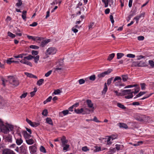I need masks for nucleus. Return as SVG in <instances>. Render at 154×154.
Wrapping results in <instances>:
<instances>
[{
	"label": "nucleus",
	"mask_w": 154,
	"mask_h": 154,
	"mask_svg": "<svg viewBox=\"0 0 154 154\" xmlns=\"http://www.w3.org/2000/svg\"><path fill=\"white\" fill-rule=\"evenodd\" d=\"M14 128V126L7 123L5 124L0 119V132L5 134L3 135V140L6 143H11L12 142V136L10 134H7L9 133L10 130L12 131Z\"/></svg>",
	"instance_id": "f257e3e1"
},
{
	"label": "nucleus",
	"mask_w": 154,
	"mask_h": 154,
	"mask_svg": "<svg viewBox=\"0 0 154 154\" xmlns=\"http://www.w3.org/2000/svg\"><path fill=\"white\" fill-rule=\"evenodd\" d=\"M74 112L77 114L81 115H85L89 114V111L86 108H81L79 109H74Z\"/></svg>",
	"instance_id": "f03ea898"
},
{
	"label": "nucleus",
	"mask_w": 154,
	"mask_h": 154,
	"mask_svg": "<svg viewBox=\"0 0 154 154\" xmlns=\"http://www.w3.org/2000/svg\"><path fill=\"white\" fill-rule=\"evenodd\" d=\"M9 79V83L14 87L17 86L19 84V82L17 80L13 77V76H8Z\"/></svg>",
	"instance_id": "7ed1b4c3"
},
{
	"label": "nucleus",
	"mask_w": 154,
	"mask_h": 154,
	"mask_svg": "<svg viewBox=\"0 0 154 154\" xmlns=\"http://www.w3.org/2000/svg\"><path fill=\"white\" fill-rule=\"evenodd\" d=\"M87 104L88 107L89 109L87 108V109L89 111V114L90 113L93 112L94 109V104L90 100H86Z\"/></svg>",
	"instance_id": "20e7f679"
},
{
	"label": "nucleus",
	"mask_w": 154,
	"mask_h": 154,
	"mask_svg": "<svg viewBox=\"0 0 154 154\" xmlns=\"http://www.w3.org/2000/svg\"><path fill=\"white\" fill-rule=\"evenodd\" d=\"M57 51V49L55 48L50 47L47 49L45 53L47 55H53L55 54Z\"/></svg>",
	"instance_id": "39448f33"
},
{
	"label": "nucleus",
	"mask_w": 154,
	"mask_h": 154,
	"mask_svg": "<svg viewBox=\"0 0 154 154\" xmlns=\"http://www.w3.org/2000/svg\"><path fill=\"white\" fill-rule=\"evenodd\" d=\"M112 69H108L107 71H105L103 72L98 74L97 75V77L99 78L103 77L106 75H109L112 72Z\"/></svg>",
	"instance_id": "423d86ee"
},
{
	"label": "nucleus",
	"mask_w": 154,
	"mask_h": 154,
	"mask_svg": "<svg viewBox=\"0 0 154 154\" xmlns=\"http://www.w3.org/2000/svg\"><path fill=\"white\" fill-rule=\"evenodd\" d=\"M2 154H16L12 150L8 149H5L3 150Z\"/></svg>",
	"instance_id": "0eeeda50"
},
{
	"label": "nucleus",
	"mask_w": 154,
	"mask_h": 154,
	"mask_svg": "<svg viewBox=\"0 0 154 154\" xmlns=\"http://www.w3.org/2000/svg\"><path fill=\"white\" fill-rule=\"evenodd\" d=\"M29 149L30 150L32 154H34L36 152L37 150V148L35 144L33 145L30 146L29 147Z\"/></svg>",
	"instance_id": "6e6552de"
},
{
	"label": "nucleus",
	"mask_w": 154,
	"mask_h": 154,
	"mask_svg": "<svg viewBox=\"0 0 154 154\" xmlns=\"http://www.w3.org/2000/svg\"><path fill=\"white\" fill-rule=\"evenodd\" d=\"M27 37L29 39H32L33 41L37 42L38 41H40L41 39L40 37H34L32 36H30L27 35Z\"/></svg>",
	"instance_id": "1a4fd4ad"
},
{
	"label": "nucleus",
	"mask_w": 154,
	"mask_h": 154,
	"mask_svg": "<svg viewBox=\"0 0 154 154\" xmlns=\"http://www.w3.org/2000/svg\"><path fill=\"white\" fill-rule=\"evenodd\" d=\"M20 62L24 64H26L32 67V63L29 61L26 60V59L23 58L20 61Z\"/></svg>",
	"instance_id": "9d476101"
},
{
	"label": "nucleus",
	"mask_w": 154,
	"mask_h": 154,
	"mask_svg": "<svg viewBox=\"0 0 154 154\" xmlns=\"http://www.w3.org/2000/svg\"><path fill=\"white\" fill-rule=\"evenodd\" d=\"M6 102L3 99L2 97L0 96V109H3L5 106Z\"/></svg>",
	"instance_id": "9b49d317"
},
{
	"label": "nucleus",
	"mask_w": 154,
	"mask_h": 154,
	"mask_svg": "<svg viewBox=\"0 0 154 154\" xmlns=\"http://www.w3.org/2000/svg\"><path fill=\"white\" fill-rule=\"evenodd\" d=\"M20 149L21 152L23 154H26V153L27 149L26 146L24 145H22L20 147Z\"/></svg>",
	"instance_id": "f8f14e48"
},
{
	"label": "nucleus",
	"mask_w": 154,
	"mask_h": 154,
	"mask_svg": "<svg viewBox=\"0 0 154 154\" xmlns=\"http://www.w3.org/2000/svg\"><path fill=\"white\" fill-rule=\"evenodd\" d=\"M133 90L128 89L124 90L122 91V93L124 95L129 94L133 93Z\"/></svg>",
	"instance_id": "ddd939ff"
},
{
	"label": "nucleus",
	"mask_w": 154,
	"mask_h": 154,
	"mask_svg": "<svg viewBox=\"0 0 154 154\" xmlns=\"http://www.w3.org/2000/svg\"><path fill=\"white\" fill-rule=\"evenodd\" d=\"M61 140L62 143V146H63L67 144H66L68 143L67 140L66 139V137L64 136L62 137L61 139Z\"/></svg>",
	"instance_id": "4468645a"
},
{
	"label": "nucleus",
	"mask_w": 154,
	"mask_h": 154,
	"mask_svg": "<svg viewBox=\"0 0 154 154\" xmlns=\"http://www.w3.org/2000/svg\"><path fill=\"white\" fill-rule=\"evenodd\" d=\"M136 117H135V118L137 120L139 121L140 122L142 121H144V122H146L147 121V119L148 118V117H144V118H140V116H135Z\"/></svg>",
	"instance_id": "2eb2a0df"
},
{
	"label": "nucleus",
	"mask_w": 154,
	"mask_h": 154,
	"mask_svg": "<svg viewBox=\"0 0 154 154\" xmlns=\"http://www.w3.org/2000/svg\"><path fill=\"white\" fill-rule=\"evenodd\" d=\"M24 74L26 75L29 78H33L35 79H37V77L36 76L34 75L31 73L27 72H25Z\"/></svg>",
	"instance_id": "dca6fc26"
},
{
	"label": "nucleus",
	"mask_w": 154,
	"mask_h": 154,
	"mask_svg": "<svg viewBox=\"0 0 154 154\" xmlns=\"http://www.w3.org/2000/svg\"><path fill=\"white\" fill-rule=\"evenodd\" d=\"M118 125L120 128H123L125 129L128 128V127L127 125L125 123H118Z\"/></svg>",
	"instance_id": "f3484780"
},
{
	"label": "nucleus",
	"mask_w": 154,
	"mask_h": 154,
	"mask_svg": "<svg viewBox=\"0 0 154 154\" xmlns=\"http://www.w3.org/2000/svg\"><path fill=\"white\" fill-rule=\"evenodd\" d=\"M50 41V39H48L47 40H44L42 41L41 44V47H44L46 44H47Z\"/></svg>",
	"instance_id": "a211bd4d"
},
{
	"label": "nucleus",
	"mask_w": 154,
	"mask_h": 154,
	"mask_svg": "<svg viewBox=\"0 0 154 154\" xmlns=\"http://www.w3.org/2000/svg\"><path fill=\"white\" fill-rule=\"evenodd\" d=\"M27 11H23L22 12V17L23 19L25 21L26 20V14Z\"/></svg>",
	"instance_id": "6ab92c4d"
},
{
	"label": "nucleus",
	"mask_w": 154,
	"mask_h": 154,
	"mask_svg": "<svg viewBox=\"0 0 154 154\" xmlns=\"http://www.w3.org/2000/svg\"><path fill=\"white\" fill-rule=\"evenodd\" d=\"M26 143L29 145H31L34 143V140L32 139H26Z\"/></svg>",
	"instance_id": "aec40b11"
},
{
	"label": "nucleus",
	"mask_w": 154,
	"mask_h": 154,
	"mask_svg": "<svg viewBox=\"0 0 154 154\" xmlns=\"http://www.w3.org/2000/svg\"><path fill=\"white\" fill-rule=\"evenodd\" d=\"M23 134L24 137L26 138H29L31 137V135L30 134H28L26 131H24L23 132Z\"/></svg>",
	"instance_id": "412c9836"
},
{
	"label": "nucleus",
	"mask_w": 154,
	"mask_h": 154,
	"mask_svg": "<svg viewBox=\"0 0 154 154\" xmlns=\"http://www.w3.org/2000/svg\"><path fill=\"white\" fill-rule=\"evenodd\" d=\"M124 147V146L122 145L116 144V148L117 150H122Z\"/></svg>",
	"instance_id": "4be33fe9"
},
{
	"label": "nucleus",
	"mask_w": 154,
	"mask_h": 154,
	"mask_svg": "<svg viewBox=\"0 0 154 154\" xmlns=\"http://www.w3.org/2000/svg\"><path fill=\"white\" fill-rule=\"evenodd\" d=\"M46 122L47 123H48L51 125H53L52 121L51 119L50 118H47L46 119Z\"/></svg>",
	"instance_id": "5701e85b"
},
{
	"label": "nucleus",
	"mask_w": 154,
	"mask_h": 154,
	"mask_svg": "<svg viewBox=\"0 0 154 154\" xmlns=\"http://www.w3.org/2000/svg\"><path fill=\"white\" fill-rule=\"evenodd\" d=\"M62 113H63L64 115H66L68 114H71L70 112H69V110H64L62 111L61 112H60L59 114L61 115Z\"/></svg>",
	"instance_id": "b1692460"
},
{
	"label": "nucleus",
	"mask_w": 154,
	"mask_h": 154,
	"mask_svg": "<svg viewBox=\"0 0 154 154\" xmlns=\"http://www.w3.org/2000/svg\"><path fill=\"white\" fill-rule=\"evenodd\" d=\"M115 54L114 53H112L109 55L107 58V60H111L114 57Z\"/></svg>",
	"instance_id": "393cba45"
},
{
	"label": "nucleus",
	"mask_w": 154,
	"mask_h": 154,
	"mask_svg": "<svg viewBox=\"0 0 154 154\" xmlns=\"http://www.w3.org/2000/svg\"><path fill=\"white\" fill-rule=\"evenodd\" d=\"M117 105L118 107L122 109H126V107L120 103H117Z\"/></svg>",
	"instance_id": "a878e982"
},
{
	"label": "nucleus",
	"mask_w": 154,
	"mask_h": 154,
	"mask_svg": "<svg viewBox=\"0 0 154 154\" xmlns=\"http://www.w3.org/2000/svg\"><path fill=\"white\" fill-rule=\"evenodd\" d=\"M104 88H103V90L102 91V94H105L108 89L106 83L104 84Z\"/></svg>",
	"instance_id": "bb28decb"
},
{
	"label": "nucleus",
	"mask_w": 154,
	"mask_h": 154,
	"mask_svg": "<svg viewBox=\"0 0 154 154\" xmlns=\"http://www.w3.org/2000/svg\"><path fill=\"white\" fill-rule=\"evenodd\" d=\"M33 58L34 59L35 62L36 63H38V61L39 60V55H37L36 56H33Z\"/></svg>",
	"instance_id": "cd10ccee"
},
{
	"label": "nucleus",
	"mask_w": 154,
	"mask_h": 154,
	"mask_svg": "<svg viewBox=\"0 0 154 154\" xmlns=\"http://www.w3.org/2000/svg\"><path fill=\"white\" fill-rule=\"evenodd\" d=\"M44 80L43 79H41L38 80L37 82V85L39 86L41 85L43 83Z\"/></svg>",
	"instance_id": "c85d7f7f"
},
{
	"label": "nucleus",
	"mask_w": 154,
	"mask_h": 154,
	"mask_svg": "<svg viewBox=\"0 0 154 154\" xmlns=\"http://www.w3.org/2000/svg\"><path fill=\"white\" fill-rule=\"evenodd\" d=\"M13 60V58H9L7 60L6 63L8 64H10L14 62V60Z\"/></svg>",
	"instance_id": "c756f323"
},
{
	"label": "nucleus",
	"mask_w": 154,
	"mask_h": 154,
	"mask_svg": "<svg viewBox=\"0 0 154 154\" xmlns=\"http://www.w3.org/2000/svg\"><path fill=\"white\" fill-rule=\"evenodd\" d=\"M23 142L21 138L17 139L16 140V143L18 145H20Z\"/></svg>",
	"instance_id": "7c9ffc66"
},
{
	"label": "nucleus",
	"mask_w": 154,
	"mask_h": 154,
	"mask_svg": "<svg viewBox=\"0 0 154 154\" xmlns=\"http://www.w3.org/2000/svg\"><path fill=\"white\" fill-rule=\"evenodd\" d=\"M135 88L134 89H133V93L134 94H137V93L140 90L139 88L138 87L137 85H136V86L135 87Z\"/></svg>",
	"instance_id": "2f4dec72"
},
{
	"label": "nucleus",
	"mask_w": 154,
	"mask_h": 154,
	"mask_svg": "<svg viewBox=\"0 0 154 154\" xmlns=\"http://www.w3.org/2000/svg\"><path fill=\"white\" fill-rule=\"evenodd\" d=\"M33 56L31 55H29L25 57H23V58L27 60H29L33 59Z\"/></svg>",
	"instance_id": "473e14b6"
},
{
	"label": "nucleus",
	"mask_w": 154,
	"mask_h": 154,
	"mask_svg": "<svg viewBox=\"0 0 154 154\" xmlns=\"http://www.w3.org/2000/svg\"><path fill=\"white\" fill-rule=\"evenodd\" d=\"M0 79L2 82V85H3L4 86H5V83L7 82V80H5V79L2 76H0Z\"/></svg>",
	"instance_id": "72a5a7b5"
},
{
	"label": "nucleus",
	"mask_w": 154,
	"mask_h": 154,
	"mask_svg": "<svg viewBox=\"0 0 154 154\" xmlns=\"http://www.w3.org/2000/svg\"><path fill=\"white\" fill-rule=\"evenodd\" d=\"M16 29H15V32L16 33V34L17 35H18L19 36H21L22 35V34L21 33H18L17 32H20V30L17 28V27H16Z\"/></svg>",
	"instance_id": "f704fd0d"
},
{
	"label": "nucleus",
	"mask_w": 154,
	"mask_h": 154,
	"mask_svg": "<svg viewBox=\"0 0 154 154\" xmlns=\"http://www.w3.org/2000/svg\"><path fill=\"white\" fill-rule=\"evenodd\" d=\"M52 99L51 96L49 97L45 100L44 101L43 103L44 104H45L48 102H50Z\"/></svg>",
	"instance_id": "c9c22d12"
},
{
	"label": "nucleus",
	"mask_w": 154,
	"mask_h": 154,
	"mask_svg": "<svg viewBox=\"0 0 154 154\" xmlns=\"http://www.w3.org/2000/svg\"><path fill=\"white\" fill-rule=\"evenodd\" d=\"M124 54L123 53H118L117 54V59H119L122 58Z\"/></svg>",
	"instance_id": "e433bc0d"
},
{
	"label": "nucleus",
	"mask_w": 154,
	"mask_h": 154,
	"mask_svg": "<svg viewBox=\"0 0 154 154\" xmlns=\"http://www.w3.org/2000/svg\"><path fill=\"white\" fill-rule=\"evenodd\" d=\"M8 35L12 38H14L15 36V35L11 32H8Z\"/></svg>",
	"instance_id": "4c0bfd02"
},
{
	"label": "nucleus",
	"mask_w": 154,
	"mask_h": 154,
	"mask_svg": "<svg viewBox=\"0 0 154 154\" xmlns=\"http://www.w3.org/2000/svg\"><path fill=\"white\" fill-rule=\"evenodd\" d=\"M122 80L124 82L126 81L128 79V77L127 75H124L122 76Z\"/></svg>",
	"instance_id": "58836bf2"
},
{
	"label": "nucleus",
	"mask_w": 154,
	"mask_h": 154,
	"mask_svg": "<svg viewBox=\"0 0 154 154\" xmlns=\"http://www.w3.org/2000/svg\"><path fill=\"white\" fill-rule=\"evenodd\" d=\"M40 150L41 152L43 153H46V150L45 148L42 146H41L40 148Z\"/></svg>",
	"instance_id": "ea45409f"
},
{
	"label": "nucleus",
	"mask_w": 154,
	"mask_h": 154,
	"mask_svg": "<svg viewBox=\"0 0 154 154\" xmlns=\"http://www.w3.org/2000/svg\"><path fill=\"white\" fill-rule=\"evenodd\" d=\"M22 5V0H18L17 2L16 3V5L17 7H20Z\"/></svg>",
	"instance_id": "a19ab883"
},
{
	"label": "nucleus",
	"mask_w": 154,
	"mask_h": 154,
	"mask_svg": "<svg viewBox=\"0 0 154 154\" xmlns=\"http://www.w3.org/2000/svg\"><path fill=\"white\" fill-rule=\"evenodd\" d=\"M148 62L149 64L152 68L154 67V62L153 60H149Z\"/></svg>",
	"instance_id": "79ce46f5"
},
{
	"label": "nucleus",
	"mask_w": 154,
	"mask_h": 154,
	"mask_svg": "<svg viewBox=\"0 0 154 154\" xmlns=\"http://www.w3.org/2000/svg\"><path fill=\"white\" fill-rule=\"evenodd\" d=\"M95 148V149L94 150V152H97L101 150V147L100 146H96Z\"/></svg>",
	"instance_id": "37998d69"
},
{
	"label": "nucleus",
	"mask_w": 154,
	"mask_h": 154,
	"mask_svg": "<svg viewBox=\"0 0 154 154\" xmlns=\"http://www.w3.org/2000/svg\"><path fill=\"white\" fill-rule=\"evenodd\" d=\"M133 96V94H131L125 96V98L126 99H129L132 98Z\"/></svg>",
	"instance_id": "c03bdc74"
},
{
	"label": "nucleus",
	"mask_w": 154,
	"mask_h": 154,
	"mask_svg": "<svg viewBox=\"0 0 154 154\" xmlns=\"http://www.w3.org/2000/svg\"><path fill=\"white\" fill-rule=\"evenodd\" d=\"M31 53H32V55L34 56H35V55L37 56V55H37L38 54V52L37 51L32 50V51Z\"/></svg>",
	"instance_id": "a18cd8bd"
},
{
	"label": "nucleus",
	"mask_w": 154,
	"mask_h": 154,
	"mask_svg": "<svg viewBox=\"0 0 154 154\" xmlns=\"http://www.w3.org/2000/svg\"><path fill=\"white\" fill-rule=\"evenodd\" d=\"M102 1L105 4V7H107L108 6V1L107 0H102Z\"/></svg>",
	"instance_id": "49530a36"
},
{
	"label": "nucleus",
	"mask_w": 154,
	"mask_h": 154,
	"mask_svg": "<svg viewBox=\"0 0 154 154\" xmlns=\"http://www.w3.org/2000/svg\"><path fill=\"white\" fill-rule=\"evenodd\" d=\"M63 150H66L67 151L68 149L69 148V144H66L64 145L63 146Z\"/></svg>",
	"instance_id": "de8ad7c7"
},
{
	"label": "nucleus",
	"mask_w": 154,
	"mask_h": 154,
	"mask_svg": "<svg viewBox=\"0 0 154 154\" xmlns=\"http://www.w3.org/2000/svg\"><path fill=\"white\" fill-rule=\"evenodd\" d=\"M29 48L33 49H38L39 48L38 46L35 45H31L29 46Z\"/></svg>",
	"instance_id": "09e8293b"
},
{
	"label": "nucleus",
	"mask_w": 154,
	"mask_h": 154,
	"mask_svg": "<svg viewBox=\"0 0 154 154\" xmlns=\"http://www.w3.org/2000/svg\"><path fill=\"white\" fill-rule=\"evenodd\" d=\"M113 78V77H111V78L107 80V84L108 85H109L111 84V83L112 81Z\"/></svg>",
	"instance_id": "8fccbe9b"
},
{
	"label": "nucleus",
	"mask_w": 154,
	"mask_h": 154,
	"mask_svg": "<svg viewBox=\"0 0 154 154\" xmlns=\"http://www.w3.org/2000/svg\"><path fill=\"white\" fill-rule=\"evenodd\" d=\"M48 113V110L47 109H45L42 112L43 116H47Z\"/></svg>",
	"instance_id": "3c124183"
},
{
	"label": "nucleus",
	"mask_w": 154,
	"mask_h": 154,
	"mask_svg": "<svg viewBox=\"0 0 154 154\" xmlns=\"http://www.w3.org/2000/svg\"><path fill=\"white\" fill-rule=\"evenodd\" d=\"M95 75H93L89 77V79L91 81H94L95 79Z\"/></svg>",
	"instance_id": "603ef678"
},
{
	"label": "nucleus",
	"mask_w": 154,
	"mask_h": 154,
	"mask_svg": "<svg viewBox=\"0 0 154 154\" xmlns=\"http://www.w3.org/2000/svg\"><path fill=\"white\" fill-rule=\"evenodd\" d=\"M146 92H140L137 95V97H139L142 95H143L144 94H146Z\"/></svg>",
	"instance_id": "864d4df0"
},
{
	"label": "nucleus",
	"mask_w": 154,
	"mask_h": 154,
	"mask_svg": "<svg viewBox=\"0 0 154 154\" xmlns=\"http://www.w3.org/2000/svg\"><path fill=\"white\" fill-rule=\"evenodd\" d=\"M122 80L121 78L119 76L116 77L114 79L113 82H116V81L119 80L121 81Z\"/></svg>",
	"instance_id": "5fc2aeb1"
},
{
	"label": "nucleus",
	"mask_w": 154,
	"mask_h": 154,
	"mask_svg": "<svg viewBox=\"0 0 154 154\" xmlns=\"http://www.w3.org/2000/svg\"><path fill=\"white\" fill-rule=\"evenodd\" d=\"M52 72V70H50L48 71L47 73H46L45 75V76L46 77H48L51 74V73Z\"/></svg>",
	"instance_id": "6e6d98bb"
},
{
	"label": "nucleus",
	"mask_w": 154,
	"mask_h": 154,
	"mask_svg": "<svg viewBox=\"0 0 154 154\" xmlns=\"http://www.w3.org/2000/svg\"><path fill=\"white\" fill-rule=\"evenodd\" d=\"M127 57L130 58H134L135 57V55L134 54H127Z\"/></svg>",
	"instance_id": "4d7b16f0"
},
{
	"label": "nucleus",
	"mask_w": 154,
	"mask_h": 154,
	"mask_svg": "<svg viewBox=\"0 0 154 154\" xmlns=\"http://www.w3.org/2000/svg\"><path fill=\"white\" fill-rule=\"evenodd\" d=\"M39 125V123H36V122H32V124L31 126L34 127H37Z\"/></svg>",
	"instance_id": "13d9d810"
},
{
	"label": "nucleus",
	"mask_w": 154,
	"mask_h": 154,
	"mask_svg": "<svg viewBox=\"0 0 154 154\" xmlns=\"http://www.w3.org/2000/svg\"><path fill=\"white\" fill-rule=\"evenodd\" d=\"M82 151L85 152H86L87 151L89 150V149H88V147L86 146L82 147Z\"/></svg>",
	"instance_id": "bf43d9fd"
},
{
	"label": "nucleus",
	"mask_w": 154,
	"mask_h": 154,
	"mask_svg": "<svg viewBox=\"0 0 154 154\" xmlns=\"http://www.w3.org/2000/svg\"><path fill=\"white\" fill-rule=\"evenodd\" d=\"M94 25V23H89L88 26L89 29H92L93 28V26Z\"/></svg>",
	"instance_id": "052dcab7"
},
{
	"label": "nucleus",
	"mask_w": 154,
	"mask_h": 154,
	"mask_svg": "<svg viewBox=\"0 0 154 154\" xmlns=\"http://www.w3.org/2000/svg\"><path fill=\"white\" fill-rule=\"evenodd\" d=\"M80 84H82L85 83V81L83 79H81L79 81Z\"/></svg>",
	"instance_id": "680f3d73"
},
{
	"label": "nucleus",
	"mask_w": 154,
	"mask_h": 154,
	"mask_svg": "<svg viewBox=\"0 0 154 154\" xmlns=\"http://www.w3.org/2000/svg\"><path fill=\"white\" fill-rule=\"evenodd\" d=\"M116 150L115 148L111 147L109 149V152L114 153L116 152Z\"/></svg>",
	"instance_id": "e2e57ef3"
},
{
	"label": "nucleus",
	"mask_w": 154,
	"mask_h": 154,
	"mask_svg": "<svg viewBox=\"0 0 154 154\" xmlns=\"http://www.w3.org/2000/svg\"><path fill=\"white\" fill-rule=\"evenodd\" d=\"M145 83H142L141 84V89L142 90H144L145 88Z\"/></svg>",
	"instance_id": "0e129e2a"
},
{
	"label": "nucleus",
	"mask_w": 154,
	"mask_h": 154,
	"mask_svg": "<svg viewBox=\"0 0 154 154\" xmlns=\"http://www.w3.org/2000/svg\"><path fill=\"white\" fill-rule=\"evenodd\" d=\"M60 90L59 89H57L55 90L54 92V94H57L60 93Z\"/></svg>",
	"instance_id": "69168bd1"
},
{
	"label": "nucleus",
	"mask_w": 154,
	"mask_h": 154,
	"mask_svg": "<svg viewBox=\"0 0 154 154\" xmlns=\"http://www.w3.org/2000/svg\"><path fill=\"white\" fill-rule=\"evenodd\" d=\"M110 137L112 140H113L117 138V135H112V136H110Z\"/></svg>",
	"instance_id": "338daca9"
},
{
	"label": "nucleus",
	"mask_w": 154,
	"mask_h": 154,
	"mask_svg": "<svg viewBox=\"0 0 154 154\" xmlns=\"http://www.w3.org/2000/svg\"><path fill=\"white\" fill-rule=\"evenodd\" d=\"M140 18L138 16H137L134 18V19L136 20L137 23H138Z\"/></svg>",
	"instance_id": "774afa93"
}]
</instances>
